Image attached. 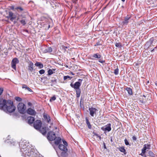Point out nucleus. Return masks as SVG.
Segmentation results:
<instances>
[{
    "instance_id": "obj_1",
    "label": "nucleus",
    "mask_w": 157,
    "mask_h": 157,
    "mask_svg": "<svg viewBox=\"0 0 157 157\" xmlns=\"http://www.w3.org/2000/svg\"><path fill=\"white\" fill-rule=\"evenodd\" d=\"M3 102L4 103L3 106L1 109L3 110L6 112L9 113H12L15 111L16 107L13 105H6V100H3Z\"/></svg>"
},
{
    "instance_id": "obj_2",
    "label": "nucleus",
    "mask_w": 157,
    "mask_h": 157,
    "mask_svg": "<svg viewBox=\"0 0 157 157\" xmlns=\"http://www.w3.org/2000/svg\"><path fill=\"white\" fill-rule=\"evenodd\" d=\"M17 109L21 113L24 114L25 113L26 106L23 103H19L17 106Z\"/></svg>"
},
{
    "instance_id": "obj_3",
    "label": "nucleus",
    "mask_w": 157,
    "mask_h": 157,
    "mask_svg": "<svg viewBox=\"0 0 157 157\" xmlns=\"http://www.w3.org/2000/svg\"><path fill=\"white\" fill-rule=\"evenodd\" d=\"M59 148L61 151H63L61 153V155L63 156H65L67 151V149L66 146L63 144H60L59 146Z\"/></svg>"
},
{
    "instance_id": "obj_4",
    "label": "nucleus",
    "mask_w": 157,
    "mask_h": 157,
    "mask_svg": "<svg viewBox=\"0 0 157 157\" xmlns=\"http://www.w3.org/2000/svg\"><path fill=\"white\" fill-rule=\"evenodd\" d=\"M56 137L55 133L53 131H50L48 134L47 138L49 140L52 141L55 139Z\"/></svg>"
},
{
    "instance_id": "obj_5",
    "label": "nucleus",
    "mask_w": 157,
    "mask_h": 157,
    "mask_svg": "<svg viewBox=\"0 0 157 157\" xmlns=\"http://www.w3.org/2000/svg\"><path fill=\"white\" fill-rule=\"evenodd\" d=\"M41 123L40 120H37L34 123V127L36 129H39L41 127Z\"/></svg>"
},
{
    "instance_id": "obj_6",
    "label": "nucleus",
    "mask_w": 157,
    "mask_h": 157,
    "mask_svg": "<svg viewBox=\"0 0 157 157\" xmlns=\"http://www.w3.org/2000/svg\"><path fill=\"white\" fill-rule=\"evenodd\" d=\"M90 114L92 117H94L95 115H96V112L98 111L97 109L95 108H89Z\"/></svg>"
},
{
    "instance_id": "obj_7",
    "label": "nucleus",
    "mask_w": 157,
    "mask_h": 157,
    "mask_svg": "<svg viewBox=\"0 0 157 157\" xmlns=\"http://www.w3.org/2000/svg\"><path fill=\"white\" fill-rule=\"evenodd\" d=\"M17 20H19V21L24 25H25L27 22V20L24 16H22L21 17H18Z\"/></svg>"
},
{
    "instance_id": "obj_8",
    "label": "nucleus",
    "mask_w": 157,
    "mask_h": 157,
    "mask_svg": "<svg viewBox=\"0 0 157 157\" xmlns=\"http://www.w3.org/2000/svg\"><path fill=\"white\" fill-rule=\"evenodd\" d=\"M19 60L17 58L13 59L11 62V67L14 69L16 70V64L19 63Z\"/></svg>"
},
{
    "instance_id": "obj_9",
    "label": "nucleus",
    "mask_w": 157,
    "mask_h": 157,
    "mask_svg": "<svg viewBox=\"0 0 157 157\" xmlns=\"http://www.w3.org/2000/svg\"><path fill=\"white\" fill-rule=\"evenodd\" d=\"M71 86L75 90L80 89L79 87L81 86L80 82H76L74 84L71 83L70 84Z\"/></svg>"
},
{
    "instance_id": "obj_10",
    "label": "nucleus",
    "mask_w": 157,
    "mask_h": 157,
    "mask_svg": "<svg viewBox=\"0 0 157 157\" xmlns=\"http://www.w3.org/2000/svg\"><path fill=\"white\" fill-rule=\"evenodd\" d=\"M34 64L31 61H29L28 62V70L29 71L32 72L34 70L33 68Z\"/></svg>"
},
{
    "instance_id": "obj_11",
    "label": "nucleus",
    "mask_w": 157,
    "mask_h": 157,
    "mask_svg": "<svg viewBox=\"0 0 157 157\" xmlns=\"http://www.w3.org/2000/svg\"><path fill=\"white\" fill-rule=\"evenodd\" d=\"M131 18L130 16L127 15V16L124 17V20L122 22L123 25H127L129 22V20Z\"/></svg>"
},
{
    "instance_id": "obj_12",
    "label": "nucleus",
    "mask_w": 157,
    "mask_h": 157,
    "mask_svg": "<svg viewBox=\"0 0 157 157\" xmlns=\"http://www.w3.org/2000/svg\"><path fill=\"white\" fill-rule=\"evenodd\" d=\"M27 113L29 114L34 115L36 114V112L35 111L31 108H29L27 111Z\"/></svg>"
},
{
    "instance_id": "obj_13",
    "label": "nucleus",
    "mask_w": 157,
    "mask_h": 157,
    "mask_svg": "<svg viewBox=\"0 0 157 157\" xmlns=\"http://www.w3.org/2000/svg\"><path fill=\"white\" fill-rule=\"evenodd\" d=\"M9 17H10V20L12 21H13L16 18L15 15H13V13L11 11L9 12Z\"/></svg>"
},
{
    "instance_id": "obj_14",
    "label": "nucleus",
    "mask_w": 157,
    "mask_h": 157,
    "mask_svg": "<svg viewBox=\"0 0 157 157\" xmlns=\"http://www.w3.org/2000/svg\"><path fill=\"white\" fill-rule=\"evenodd\" d=\"M27 120L28 123L31 124L35 120V118L32 117H29L27 118Z\"/></svg>"
},
{
    "instance_id": "obj_15",
    "label": "nucleus",
    "mask_w": 157,
    "mask_h": 157,
    "mask_svg": "<svg viewBox=\"0 0 157 157\" xmlns=\"http://www.w3.org/2000/svg\"><path fill=\"white\" fill-rule=\"evenodd\" d=\"M43 117L48 123L50 122L51 121V119L49 115L47 114H44L43 116Z\"/></svg>"
},
{
    "instance_id": "obj_16",
    "label": "nucleus",
    "mask_w": 157,
    "mask_h": 157,
    "mask_svg": "<svg viewBox=\"0 0 157 157\" xmlns=\"http://www.w3.org/2000/svg\"><path fill=\"white\" fill-rule=\"evenodd\" d=\"M52 51V48L51 47H48L45 49L43 50L42 51L44 53H47L51 52Z\"/></svg>"
},
{
    "instance_id": "obj_17",
    "label": "nucleus",
    "mask_w": 157,
    "mask_h": 157,
    "mask_svg": "<svg viewBox=\"0 0 157 157\" xmlns=\"http://www.w3.org/2000/svg\"><path fill=\"white\" fill-rule=\"evenodd\" d=\"M55 143L56 145L59 144L61 142V139L59 137L55 138Z\"/></svg>"
},
{
    "instance_id": "obj_18",
    "label": "nucleus",
    "mask_w": 157,
    "mask_h": 157,
    "mask_svg": "<svg viewBox=\"0 0 157 157\" xmlns=\"http://www.w3.org/2000/svg\"><path fill=\"white\" fill-rule=\"evenodd\" d=\"M151 145L149 144H145L144 145L143 149V152L144 151V150L146 151L147 150H149L150 149Z\"/></svg>"
},
{
    "instance_id": "obj_19",
    "label": "nucleus",
    "mask_w": 157,
    "mask_h": 157,
    "mask_svg": "<svg viewBox=\"0 0 157 157\" xmlns=\"http://www.w3.org/2000/svg\"><path fill=\"white\" fill-rule=\"evenodd\" d=\"M21 145V150L22 152L24 151V150H25V149H27L26 148L27 147V146L26 144H25L24 142H23Z\"/></svg>"
},
{
    "instance_id": "obj_20",
    "label": "nucleus",
    "mask_w": 157,
    "mask_h": 157,
    "mask_svg": "<svg viewBox=\"0 0 157 157\" xmlns=\"http://www.w3.org/2000/svg\"><path fill=\"white\" fill-rule=\"evenodd\" d=\"M111 129V124H109L107 125H106L104 128V130L107 131L108 132L110 131Z\"/></svg>"
},
{
    "instance_id": "obj_21",
    "label": "nucleus",
    "mask_w": 157,
    "mask_h": 157,
    "mask_svg": "<svg viewBox=\"0 0 157 157\" xmlns=\"http://www.w3.org/2000/svg\"><path fill=\"white\" fill-rule=\"evenodd\" d=\"M35 65L36 67H38L40 69L42 68L43 67V64L40 62H36L35 64Z\"/></svg>"
},
{
    "instance_id": "obj_22",
    "label": "nucleus",
    "mask_w": 157,
    "mask_h": 157,
    "mask_svg": "<svg viewBox=\"0 0 157 157\" xmlns=\"http://www.w3.org/2000/svg\"><path fill=\"white\" fill-rule=\"evenodd\" d=\"M76 97L77 98H79L80 96L81 93V90L80 89H76Z\"/></svg>"
},
{
    "instance_id": "obj_23",
    "label": "nucleus",
    "mask_w": 157,
    "mask_h": 157,
    "mask_svg": "<svg viewBox=\"0 0 157 157\" xmlns=\"http://www.w3.org/2000/svg\"><path fill=\"white\" fill-rule=\"evenodd\" d=\"M126 90L129 95H131L132 94V90L130 88L127 87L126 89Z\"/></svg>"
},
{
    "instance_id": "obj_24",
    "label": "nucleus",
    "mask_w": 157,
    "mask_h": 157,
    "mask_svg": "<svg viewBox=\"0 0 157 157\" xmlns=\"http://www.w3.org/2000/svg\"><path fill=\"white\" fill-rule=\"evenodd\" d=\"M41 132L43 134L45 135L46 133L45 128H43L40 130Z\"/></svg>"
},
{
    "instance_id": "obj_25",
    "label": "nucleus",
    "mask_w": 157,
    "mask_h": 157,
    "mask_svg": "<svg viewBox=\"0 0 157 157\" xmlns=\"http://www.w3.org/2000/svg\"><path fill=\"white\" fill-rule=\"evenodd\" d=\"M55 71V69H49L48 71V75H51L54 73V72L53 71Z\"/></svg>"
},
{
    "instance_id": "obj_26",
    "label": "nucleus",
    "mask_w": 157,
    "mask_h": 157,
    "mask_svg": "<svg viewBox=\"0 0 157 157\" xmlns=\"http://www.w3.org/2000/svg\"><path fill=\"white\" fill-rule=\"evenodd\" d=\"M118 149L120 151L124 153V154H126L125 149L124 147H120Z\"/></svg>"
},
{
    "instance_id": "obj_27",
    "label": "nucleus",
    "mask_w": 157,
    "mask_h": 157,
    "mask_svg": "<svg viewBox=\"0 0 157 157\" xmlns=\"http://www.w3.org/2000/svg\"><path fill=\"white\" fill-rule=\"evenodd\" d=\"M86 123L87 125L88 128L89 129L91 128V125L90 122H89L88 120V119L87 118H86Z\"/></svg>"
},
{
    "instance_id": "obj_28",
    "label": "nucleus",
    "mask_w": 157,
    "mask_h": 157,
    "mask_svg": "<svg viewBox=\"0 0 157 157\" xmlns=\"http://www.w3.org/2000/svg\"><path fill=\"white\" fill-rule=\"evenodd\" d=\"M3 99H0V109H1L2 108V107L3 106Z\"/></svg>"
},
{
    "instance_id": "obj_29",
    "label": "nucleus",
    "mask_w": 157,
    "mask_h": 157,
    "mask_svg": "<svg viewBox=\"0 0 157 157\" xmlns=\"http://www.w3.org/2000/svg\"><path fill=\"white\" fill-rule=\"evenodd\" d=\"M72 78V77H70L69 76H64L63 77V79L64 80H66L67 79H71Z\"/></svg>"
},
{
    "instance_id": "obj_30",
    "label": "nucleus",
    "mask_w": 157,
    "mask_h": 157,
    "mask_svg": "<svg viewBox=\"0 0 157 157\" xmlns=\"http://www.w3.org/2000/svg\"><path fill=\"white\" fill-rule=\"evenodd\" d=\"M93 56L94 58H101V56L99 54H94V55Z\"/></svg>"
},
{
    "instance_id": "obj_31",
    "label": "nucleus",
    "mask_w": 157,
    "mask_h": 157,
    "mask_svg": "<svg viewBox=\"0 0 157 157\" xmlns=\"http://www.w3.org/2000/svg\"><path fill=\"white\" fill-rule=\"evenodd\" d=\"M6 105H13V102L11 100H8V101L7 103L6 102Z\"/></svg>"
},
{
    "instance_id": "obj_32",
    "label": "nucleus",
    "mask_w": 157,
    "mask_h": 157,
    "mask_svg": "<svg viewBox=\"0 0 157 157\" xmlns=\"http://www.w3.org/2000/svg\"><path fill=\"white\" fill-rule=\"evenodd\" d=\"M51 82L53 84H56L57 83V80L55 78H53L51 79Z\"/></svg>"
},
{
    "instance_id": "obj_33",
    "label": "nucleus",
    "mask_w": 157,
    "mask_h": 157,
    "mask_svg": "<svg viewBox=\"0 0 157 157\" xmlns=\"http://www.w3.org/2000/svg\"><path fill=\"white\" fill-rule=\"evenodd\" d=\"M119 73V69L118 68L116 69L114 71V73L115 75H117Z\"/></svg>"
},
{
    "instance_id": "obj_34",
    "label": "nucleus",
    "mask_w": 157,
    "mask_h": 157,
    "mask_svg": "<svg viewBox=\"0 0 157 157\" xmlns=\"http://www.w3.org/2000/svg\"><path fill=\"white\" fill-rule=\"evenodd\" d=\"M148 154L149 156L151 157H154V153L151 151H149L148 152Z\"/></svg>"
},
{
    "instance_id": "obj_35",
    "label": "nucleus",
    "mask_w": 157,
    "mask_h": 157,
    "mask_svg": "<svg viewBox=\"0 0 157 157\" xmlns=\"http://www.w3.org/2000/svg\"><path fill=\"white\" fill-rule=\"evenodd\" d=\"M15 99L18 101H21L22 100L21 98L19 97H15Z\"/></svg>"
},
{
    "instance_id": "obj_36",
    "label": "nucleus",
    "mask_w": 157,
    "mask_h": 157,
    "mask_svg": "<svg viewBox=\"0 0 157 157\" xmlns=\"http://www.w3.org/2000/svg\"><path fill=\"white\" fill-rule=\"evenodd\" d=\"M115 46L116 47L120 48L121 47V45L120 43H116L115 44Z\"/></svg>"
},
{
    "instance_id": "obj_37",
    "label": "nucleus",
    "mask_w": 157,
    "mask_h": 157,
    "mask_svg": "<svg viewBox=\"0 0 157 157\" xmlns=\"http://www.w3.org/2000/svg\"><path fill=\"white\" fill-rule=\"evenodd\" d=\"M45 72V71L43 69H41L39 71V73L41 74H43Z\"/></svg>"
},
{
    "instance_id": "obj_38",
    "label": "nucleus",
    "mask_w": 157,
    "mask_h": 157,
    "mask_svg": "<svg viewBox=\"0 0 157 157\" xmlns=\"http://www.w3.org/2000/svg\"><path fill=\"white\" fill-rule=\"evenodd\" d=\"M56 99V98L55 96H54L53 97H52L51 98L50 100V101H54Z\"/></svg>"
},
{
    "instance_id": "obj_39",
    "label": "nucleus",
    "mask_w": 157,
    "mask_h": 157,
    "mask_svg": "<svg viewBox=\"0 0 157 157\" xmlns=\"http://www.w3.org/2000/svg\"><path fill=\"white\" fill-rule=\"evenodd\" d=\"M124 141L125 144L126 145H129V143L128 140L127 139H125L124 140Z\"/></svg>"
},
{
    "instance_id": "obj_40",
    "label": "nucleus",
    "mask_w": 157,
    "mask_h": 157,
    "mask_svg": "<svg viewBox=\"0 0 157 157\" xmlns=\"http://www.w3.org/2000/svg\"><path fill=\"white\" fill-rule=\"evenodd\" d=\"M17 10H19L21 11H22L23 10V9L21 7H17L15 8Z\"/></svg>"
},
{
    "instance_id": "obj_41",
    "label": "nucleus",
    "mask_w": 157,
    "mask_h": 157,
    "mask_svg": "<svg viewBox=\"0 0 157 157\" xmlns=\"http://www.w3.org/2000/svg\"><path fill=\"white\" fill-rule=\"evenodd\" d=\"M22 85H23L22 88L25 89V90H26L27 89V87H28V86H27L26 85L23 84Z\"/></svg>"
},
{
    "instance_id": "obj_42",
    "label": "nucleus",
    "mask_w": 157,
    "mask_h": 157,
    "mask_svg": "<svg viewBox=\"0 0 157 157\" xmlns=\"http://www.w3.org/2000/svg\"><path fill=\"white\" fill-rule=\"evenodd\" d=\"M63 143L64 144V145H65L66 146H67V142L64 140H63Z\"/></svg>"
},
{
    "instance_id": "obj_43",
    "label": "nucleus",
    "mask_w": 157,
    "mask_h": 157,
    "mask_svg": "<svg viewBox=\"0 0 157 157\" xmlns=\"http://www.w3.org/2000/svg\"><path fill=\"white\" fill-rule=\"evenodd\" d=\"M143 149H142V153L140 154V155H141L142 156H144V153H145V152H146V151H145V150H144V152H143Z\"/></svg>"
},
{
    "instance_id": "obj_44",
    "label": "nucleus",
    "mask_w": 157,
    "mask_h": 157,
    "mask_svg": "<svg viewBox=\"0 0 157 157\" xmlns=\"http://www.w3.org/2000/svg\"><path fill=\"white\" fill-rule=\"evenodd\" d=\"M3 89L2 88H0V95H1L3 92Z\"/></svg>"
},
{
    "instance_id": "obj_45",
    "label": "nucleus",
    "mask_w": 157,
    "mask_h": 157,
    "mask_svg": "<svg viewBox=\"0 0 157 157\" xmlns=\"http://www.w3.org/2000/svg\"><path fill=\"white\" fill-rule=\"evenodd\" d=\"M26 90H28L29 91H30V92H32V90L30 88H29V87H27V89H26Z\"/></svg>"
},
{
    "instance_id": "obj_46",
    "label": "nucleus",
    "mask_w": 157,
    "mask_h": 157,
    "mask_svg": "<svg viewBox=\"0 0 157 157\" xmlns=\"http://www.w3.org/2000/svg\"><path fill=\"white\" fill-rule=\"evenodd\" d=\"M132 140H136V138L135 136H133L132 137Z\"/></svg>"
},
{
    "instance_id": "obj_47",
    "label": "nucleus",
    "mask_w": 157,
    "mask_h": 157,
    "mask_svg": "<svg viewBox=\"0 0 157 157\" xmlns=\"http://www.w3.org/2000/svg\"><path fill=\"white\" fill-rule=\"evenodd\" d=\"M63 48L65 49V51L66 50V49L68 48V47L67 46H63Z\"/></svg>"
},
{
    "instance_id": "obj_48",
    "label": "nucleus",
    "mask_w": 157,
    "mask_h": 157,
    "mask_svg": "<svg viewBox=\"0 0 157 157\" xmlns=\"http://www.w3.org/2000/svg\"><path fill=\"white\" fill-rule=\"evenodd\" d=\"M78 80V82H80V83H81L82 82V79H79Z\"/></svg>"
},
{
    "instance_id": "obj_49",
    "label": "nucleus",
    "mask_w": 157,
    "mask_h": 157,
    "mask_svg": "<svg viewBox=\"0 0 157 157\" xmlns=\"http://www.w3.org/2000/svg\"><path fill=\"white\" fill-rule=\"evenodd\" d=\"M15 143H16L13 142V143H11V144H12L13 145H15Z\"/></svg>"
},
{
    "instance_id": "obj_50",
    "label": "nucleus",
    "mask_w": 157,
    "mask_h": 157,
    "mask_svg": "<svg viewBox=\"0 0 157 157\" xmlns=\"http://www.w3.org/2000/svg\"><path fill=\"white\" fill-rule=\"evenodd\" d=\"M96 136H97L99 138V139H100V140H101V137L100 136H99L97 134H96Z\"/></svg>"
},
{
    "instance_id": "obj_51",
    "label": "nucleus",
    "mask_w": 157,
    "mask_h": 157,
    "mask_svg": "<svg viewBox=\"0 0 157 157\" xmlns=\"http://www.w3.org/2000/svg\"><path fill=\"white\" fill-rule=\"evenodd\" d=\"M103 144H104V148H106V147L105 145V143H103Z\"/></svg>"
},
{
    "instance_id": "obj_52",
    "label": "nucleus",
    "mask_w": 157,
    "mask_h": 157,
    "mask_svg": "<svg viewBox=\"0 0 157 157\" xmlns=\"http://www.w3.org/2000/svg\"><path fill=\"white\" fill-rule=\"evenodd\" d=\"M7 17L8 18V19H9V18H10V17H9V14L8 16H7Z\"/></svg>"
},
{
    "instance_id": "obj_53",
    "label": "nucleus",
    "mask_w": 157,
    "mask_h": 157,
    "mask_svg": "<svg viewBox=\"0 0 157 157\" xmlns=\"http://www.w3.org/2000/svg\"><path fill=\"white\" fill-rule=\"evenodd\" d=\"M154 49H153L151 51V52H153L154 51Z\"/></svg>"
},
{
    "instance_id": "obj_54",
    "label": "nucleus",
    "mask_w": 157,
    "mask_h": 157,
    "mask_svg": "<svg viewBox=\"0 0 157 157\" xmlns=\"http://www.w3.org/2000/svg\"><path fill=\"white\" fill-rule=\"evenodd\" d=\"M71 74L73 75H74V74L72 72H71Z\"/></svg>"
},
{
    "instance_id": "obj_55",
    "label": "nucleus",
    "mask_w": 157,
    "mask_h": 157,
    "mask_svg": "<svg viewBox=\"0 0 157 157\" xmlns=\"http://www.w3.org/2000/svg\"><path fill=\"white\" fill-rule=\"evenodd\" d=\"M121 1L123 2H124V1H125V0H121Z\"/></svg>"
},
{
    "instance_id": "obj_56",
    "label": "nucleus",
    "mask_w": 157,
    "mask_h": 157,
    "mask_svg": "<svg viewBox=\"0 0 157 157\" xmlns=\"http://www.w3.org/2000/svg\"><path fill=\"white\" fill-rule=\"evenodd\" d=\"M147 83H149V81H148L147 82Z\"/></svg>"
},
{
    "instance_id": "obj_57",
    "label": "nucleus",
    "mask_w": 157,
    "mask_h": 157,
    "mask_svg": "<svg viewBox=\"0 0 157 157\" xmlns=\"http://www.w3.org/2000/svg\"><path fill=\"white\" fill-rule=\"evenodd\" d=\"M155 85L157 86V83H155Z\"/></svg>"
},
{
    "instance_id": "obj_58",
    "label": "nucleus",
    "mask_w": 157,
    "mask_h": 157,
    "mask_svg": "<svg viewBox=\"0 0 157 157\" xmlns=\"http://www.w3.org/2000/svg\"><path fill=\"white\" fill-rule=\"evenodd\" d=\"M50 25H49V26H48V28H49V27H50Z\"/></svg>"
},
{
    "instance_id": "obj_59",
    "label": "nucleus",
    "mask_w": 157,
    "mask_h": 157,
    "mask_svg": "<svg viewBox=\"0 0 157 157\" xmlns=\"http://www.w3.org/2000/svg\"><path fill=\"white\" fill-rule=\"evenodd\" d=\"M0 157H1L0 156Z\"/></svg>"
}]
</instances>
